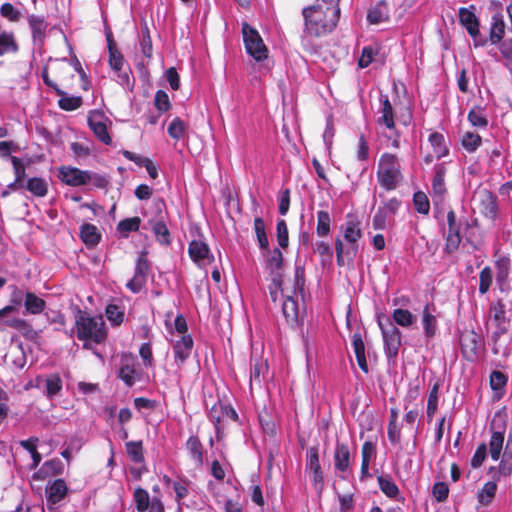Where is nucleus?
<instances>
[{"label": "nucleus", "instance_id": "nucleus-13", "mask_svg": "<svg viewBox=\"0 0 512 512\" xmlns=\"http://www.w3.org/2000/svg\"><path fill=\"white\" fill-rule=\"evenodd\" d=\"M106 121L108 118L99 110L92 111L88 116V125L96 138L105 145H110L112 138L108 132Z\"/></svg>", "mask_w": 512, "mask_h": 512}, {"label": "nucleus", "instance_id": "nucleus-40", "mask_svg": "<svg viewBox=\"0 0 512 512\" xmlns=\"http://www.w3.org/2000/svg\"><path fill=\"white\" fill-rule=\"evenodd\" d=\"M26 311L31 314H40L46 307V302L32 292H27L24 302Z\"/></svg>", "mask_w": 512, "mask_h": 512}, {"label": "nucleus", "instance_id": "nucleus-7", "mask_svg": "<svg viewBox=\"0 0 512 512\" xmlns=\"http://www.w3.org/2000/svg\"><path fill=\"white\" fill-rule=\"evenodd\" d=\"M242 35L247 54L257 62L268 58V48L264 44L259 32L247 22L242 24Z\"/></svg>", "mask_w": 512, "mask_h": 512}, {"label": "nucleus", "instance_id": "nucleus-52", "mask_svg": "<svg viewBox=\"0 0 512 512\" xmlns=\"http://www.w3.org/2000/svg\"><path fill=\"white\" fill-rule=\"evenodd\" d=\"M413 204L415 207V210L423 215H427L430 211V203L427 195L422 192L418 191L415 192L413 195Z\"/></svg>", "mask_w": 512, "mask_h": 512}, {"label": "nucleus", "instance_id": "nucleus-61", "mask_svg": "<svg viewBox=\"0 0 512 512\" xmlns=\"http://www.w3.org/2000/svg\"><path fill=\"white\" fill-rule=\"evenodd\" d=\"M167 132L173 139L179 140L185 132V123L179 118H174L168 126Z\"/></svg>", "mask_w": 512, "mask_h": 512}, {"label": "nucleus", "instance_id": "nucleus-45", "mask_svg": "<svg viewBox=\"0 0 512 512\" xmlns=\"http://www.w3.org/2000/svg\"><path fill=\"white\" fill-rule=\"evenodd\" d=\"M392 319L399 326L410 327L416 321V316L407 309L397 308L392 313Z\"/></svg>", "mask_w": 512, "mask_h": 512}, {"label": "nucleus", "instance_id": "nucleus-5", "mask_svg": "<svg viewBox=\"0 0 512 512\" xmlns=\"http://www.w3.org/2000/svg\"><path fill=\"white\" fill-rule=\"evenodd\" d=\"M376 176L378 184L385 191L396 190L404 178L399 157L392 153H383L378 161Z\"/></svg>", "mask_w": 512, "mask_h": 512}, {"label": "nucleus", "instance_id": "nucleus-16", "mask_svg": "<svg viewBox=\"0 0 512 512\" xmlns=\"http://www.w3.org/2000/svg\"><path fill=\"white\" fill-rule=\"evenodd\" d=\"M59 178L66 185L72 187L83 186L89 183V171L71 166L59 168Z\"/></svg>", "mask_w": 512, "mask_h": 512}, {"label": "nucleus", "instance_id": "nucleus-25", "mask_svg": "<svg viewBox=\"0 0 512 512\" xmlns=\"http://www.w3.org/2000/svg\"><path fill=\"white\" fill-rule=\"evenodd\" d=\"M334 468L336 471L346 473L350 467V449L347 443L337 442L334 450Z\"/></svg>", "mask_w": 512, "mask_h": 512}, {"label": "nucleus", "instance_id": "nucleus-33", "mask_svg": "<svg viewBox=\"0 0 512 512\" xmlns=\"http://www.w3.org/2000/svg\"><path fill=\"white\" fill-rule=\"evenodd\" d=\"M24 188L28 190L33 196L42 198L48 193V183L44 178L32 177L29 178L24 185Z\"/></svg>", "mask_w": 512, "mask_h": 512}, {"label": "nucleus", "instance_id": "nucleus-49", "mask_svg": "<svg viewBox=\"0 0 512 512\" xmlns=\"http://www.w3.org/2000/svg\"><path fill=\"white\" fill-rule=\"evenodd\" d=\"M153 233L157 241L162 245H170L171 237L169 229L163 221H157L153 225Z\"/></svg>", "mask_w": 512, "mask_h": 512}, {"label": "nucleus", "instance_id": "nucleus-24", "mask_svg": "<svg viewBox=\"0 0 512 512\" xmlns=\"http://www.w3.org/2000/svg\"><path fill=\"white\" fill-rule=\"evenodd\" d=\"M45 492L47 502L51 504H57L67 495L68 487L63 479L58 478L52 482H48Z\"/></svg>", "mask_w": 512, "mask_h": 512}, {"label": "nucleus", "instance_id": "nucleus-57", "mask_svg": "<svg viewBox=\"0 0 512 512\" xmlns=\"http://www.w3.org/2000/svg\"><path fill=\"white\" fill-rule=\"evenodd\" d=\"M490 473L495 481H499L501 476H510L512 474V462L503 459L498 467H491Z\"/></svg>", "mask_w": 512, "mask_h": 512}, {"label": "nucleus", "instance_id": "nucleus-22", "mask_svg": "<svg viewBox=\"0 0 512 512\" xmlns=\"http://www.w3.org/2000/svg\"><path fill=\"white\" fill-rule=\"evenodd\" d=\"M36 385L39 387L42 383L45 384L44 394L48 399H53L57 396L63 387V382L58 373H51L46 377L37 376Z\"/></svg>", "mask_w": 512, "mask_h": 512}, {"label": "nucleus", "instance_id": "nucleus-36", "mask_svg": "<svg viewBox=\"0 0 512 512\" xmlns=\"http://www.w3.org/2000/svg\"><path fill=\"white\" fill-rule=\"evenodd\" d=\"M377 482L380 490L390 499L398 497L400 491L396 483L392 480L390 475L377 476Z\"/></svg>", "mask_w": 512, "mask_h": 512}, {"label": "nucleus", "instance_id": "nucleus-60", "mask_svg": "<svg viewBox=\"0 0 512 512\" xmlns=\"http://www.w3.org/2000/svg\"><path fill=\"white\" fill-rule=\"evenodd\" d=\"M141 224V219L137 216L126 218L118 223L117 229L121 233H129L138 231Z\"/></svg>", "mask_w": 512, "mask_h": 512}, {"label": "nucleus", "instance_id": "nucleus-35", "mask_svg": "<svg viewBox=\"0 0 512 512\" xmlns=\"http://www.w3.org/2000/svg\"><path fill=\"white\" fill-rule=\"evenodd\" d=\"M505 24L501 14H495L492 17L489 40L492 44H498L504 37Z\"/></svg>", "mask_w": 512, "mask_h": 512}, {"label": "nucleus", "instance_id": "nucleus-42", "mask_svg": "<svg viewBox=\"0 0 512 512\" xmlns=\"http://www.w3.org/2000/svg\"><path fill=\"white\" fill-rule=\"evenodd\" d=\"M126 453L131 459V461L135 463H143L144 458V448L143 442L139 441H129L126 443Z\"/></svg>", "mask_w": 512, "mask_h": 512}, {"label": "nucleus", "instance_id": "nucleus-11", "mask_svg": "<svg viewBox=\"0 0 512 512\" xmlns=\"http://www.w3.org/2000/svg\"><path fill=\"white\" fill-rule=\"evenodd\" d=\"M265 258V268L269 272L271 281L275 285V287L282 286L283 282V254L279 248H274L273 250L269 249V252L264 251Z\"/></svg>", "mask_w": 512, "mask_h": 512}, {"label": "nucleus", "instance_id": "nucleus-34", "mask_svg": "<svg viewBox=\"0 0 512 512\" xmlns=\"http://www.w3.org/2000/svg\"><path fill=\"white\" fill-rule=\"evenodd\" d=\"M80 238L85 245L93 247L99 243L101 235L95 225L85 223L80 228Z\"/></svg>", "mask_w": 512, "mask_h": 512}, {"label": "nucleus", "instance_id": "nucleus-53", "mask_svg": "<svg viewBox=\"0 0 512 512\" xmlns=\"http://www.w3.org/2000/svg\"><path fill=\"white\" fill-rule=\"evenodd\" d=\"M5 324L10 328L19 331L23 336L27 338L30 337V335L34 332L32 326L25 319H11L7 320Z\"/></svg>", "mask_w": 512, "mask_h": 512}, {"label": "nucleus", "instance_id": "nucleus-8", "mask_svg": "<svg viewBox=\"0 0 512 512\" xmlns=\"http://www.w3.org/2000/svg\"><path fill=\"white\" fill-rule=\"evenodd\" d=\"M465 224L466 227H469L468 221H465L463 223L462 220H458L456 217V214L454 210H449L447 213V231L444 233L445 238V244L443 251L446 254H453L455 253L461 242H462V236H461V228Z\"/></svg>", "mask_w": 512, "mask_h": 512}, {"label": "nucleus", "instance_id": "nucleus-59", "mask_svg": "<svg viewBox=\"0 0 512 512\" xmlns=\"http://www.w3.org/2000/svg\"><path fill=\"white\" fill-rule=\"evenodd\" d=\"M390 220L391 216L383 209L378 207L372 219L373 228L375 230H384L387 227V224L389 223Z\"/></svg>", "mask_w": 512, "mask_h": 512}, {"label": "nucleus", "instance_id": "nucleus-44", "mask_svg": "<svg viewBox=\"0 0 512 512\" xmlns=\"http://www.w3.org/2000/svg\"><path fill=\"white\" fill-rule=\"evenodd\" d=\"M331 218L328 211L319 210L317 212L316 233L319 237H326L330 233Z\"/></svg>", "mask_w": 512, "mask_h": 512}, {"label": "nucleus", "instance_id": "nucleus-38", "mask_svg": "<svg viewBox=\"0 0 512 512\" xmlns=\"http://www.w3.org/2000/svg\"><path fill=\"white\" fill-rule=\"evenodd\" d=\"M254 232L259 248L265 252H269V240L266 234V226L263 218L256 217L254 219Z\"/></svg>", "mask_w": 512, "mask_h": 512}, {"label": "nucleus", "instance_id": "nucleus-50", "mask_svg": "<svg viewBox=\"0 0 512 512\" xmlns=\"http://www.w3.org/2000/svg\"><path fill=\"white\" fill-rule=\"evenodd\" d=\"M464 149L469 152H475L482 143V138L479 134L473 132H466L461 140Z\"/></svg>", "mask_w": 512, "mask_h": 512}, {"label": "nucleus", "instance_id": "nucleus-23", "mask_svg": "<svg viewBox=\"0 0 512 512\" xmlns=\"http://www.w3.org/2000/svg\"><path fill=\"white\" fill-rule=\"evenodd\" d=\"M428 141L432 147L433 153L425 156L424 160L426 163H432L434 158L440 159L448 154L449 150L446 146L443 134L433 132L429 135Z\"/></svg>", "mask_w": 512, "mask_h": 512}, {"label": "nucleus", "instance_id": "nucleus-29", "mask_svg": "<svg viewBox=\"0 0 512 512\" xmlns=\"http://www.w3.org/2000/svg\"><path fill=\"white\" fill-rule=\"evenodd\" d=\"M508 383V376L500 370H493L489 377V385L494 396L500 399L504 396L505 388Z\"/></svg>", "mask_w": 512, "mask_h": 512}, {"label": "nucleus", "instance_id": "nucleus-12", "mask_svg": "<svg viewBox=\"0 0 512 512\" xmlns=\"http://www.w3.org/2000/svg\"><path fill=\"white\" fill-rule=\"evenodd\" d=\"M480 214L494 220L498 214L497 197L491 191L483 189L478 191L473 198Z\"/></svg>", "mask_w": 512, "mask_h": 512}, {"label": "nucleus", "instance_id": "nucleus-37", "mask_svg": "<svg viewBox=\"0 0 512 512\" xmlns=\"http://www.w3.org/2000/svg\"><path fill=\"white\" fill-rule=\"evenodd\" d=\"M422 324L425 336L427 338H433L436 334L437 330V319L436 317L430 312L429 305H425L423 312H422Z\"/></svg>", "mask_w": 512, "mask_h": 512}, {"label": "nucleus", "instance_id": "nucleus-31", "mask_svg": "<svg viewBox=\"0 0 512 512\" xmlns=\"http://www.w3.org/2000/svg\"><path fill=\"white\" fill-rule=\"evenodd\" d=\"M282 312L289 325L295 326L298 323V304L292 296H285L282 304Z\"/></svg>", "mask_w": 512, "mask_h": 512}, {"label": "nucleus", "instance_id": "nucleus-4", "mask_svg": "<svg viewBox=\"0 0 512 512\" xmlns=\"http://www.w3.org/2000/svg\"><path fill=\"white\" fill-rule=\"evenodd\" d=\"M75 329L77 339L84 342V348L88 347L87 342L101 344L107 338L104 321L101 318L92 317L80 309L75 315Z\"/></svg>", "mask_w": 512, "mask_h": 512}, {"label": "nucleus", "instance_id": "nucleus-51", "mask_svg": "<svg viewBox=\"0 0 512 512\" xmlns=\"http://www.w3.org/2000/svg\"><path fill=\"white\" fill-rule=\"evenodd\" d=\"M305 267L301 264H296L294 272V292L304 297L305 294Z\"/></svg>", "mask_w": 512, "mask_h": 512}, {"label": "nucleus", "instance_id": "nucleus-30", "mask_svg": "<svg viewBox=\"0 0 512 512\" xmlns=\"http://www.w3.org/2000/svg\"><path fill=\"white\" fill-rule=\"evenodd\" d=\"M390 18L389 8L384 0L376 3V5L369 10L367 19L371 24H378L388 21Z\"/></svg>", "mask_w": 512, "mask_h": 512}, {"label": "nucleus", "instance_id": "nucleus-19", "mask_svg": "<svg viewBox=\"0 0 512 512\" xmlns=\"http://www.w3.org/2000/svg\"><path fill=\"white\" fill-rule=\"evenodd\" d=\"M188 253L193 262L197 264L201 263H212L214 261V256L211 254L210 249L202 240H192L189 243Z\"/></svg>", "mask_w": 512, "mask_h": 512}, {"label": "nucleus", "instance_id": "nucleus-54", "mask_svg": "<svg viewBox=\"0 0 512 512\" xmlns=\"http://www.w3.org/2000/svg\"><path fill=\"white\" fill-rule=\"evenodd\" d=\"M276 237L279 246L283 249L289 245V232L287 223L284 219H280L276 224Z\"/></svg>", "mask_w": 512, "mask_h": 512}, {"label": "nucleus", "instance_id": "nucleus-27", "mask_svg": "<svg viewBox=\"0 0 512 512\" xmlns=\"http://www.w3.org/2000/svg\"><path fill=\"white\" fill-rule=\"evenodd\" d=\"M352 347L356 357L359 368L364 372L368 373V363L365 354V344L362 339L360 332H355L352 336Z\"/></svg>", "mask_w": 512, "mask_h": 512}, {"label": "nucleus", "instance_id": "nucleus-41", "mask_svg": "<svg viewBox=\"0 0 512 512\" xmlns=\"http://www.w3.org/2000/svg\"><path fill=\"white\" fill-rule=\"evenodd\" d=\"M224 406L225 404L219 400L212 405L208 413V418L215 426L218 439H220L221 419L224 417Z\"/></svg>", "mask_w": 512, "mask_h": 512}, {"label": "nucleus", "instance_id": "nucleus-15", "mask_svg": "<svg viewBox=\"0 0 512 512\" xmlns=\"http://www.w3.org/2000/svg\"><path fill=\"white\" fill-rule=\"evenodd\" d=\"M475 5L469 7H461L458 10L460 24L466 29L469 36L473 39L480 36V22L475 15Z\"/></svg>", "mask_w": 512, "mask_h": 512}, {"label": "nucleus", "instance_id": "nucleus-39", "mask_svg": "<svg viewBox=\"0 0 512 512\" xmlns=\"http://www.w3.org/2000/svg\"><path fill=\"white\" fill-rule=\"evenodd\" d=\"M497 492L496 481L486 482L483 487L478 491V502L483 506H488L492 503Z\"/></svg>", "mask_w": 512, "mask_h": 512}, {"label": "nucleus", "instance_id": "nucleus-28", "mask_svg": "<svg viewBox=\"0 0 512 512\" xmlns=\"http://www.w3.org/2000/svg\"><path fill=\"white\" fill-rule=\"evenodd\" d=\"M185 446L194 464L197 467L202 466L204 462L205 450L200 439L197 436L192 435L187 439Z\"/></svg>", "mask_w": 512, "mask_h": 512}, {"label": "nucleus", "instance_id": "nucleus-58", "mask_svg": "<svg viewBox=\"0 0 512 512\" xmlns=\"http://www.w3.org/2000/svg\"><path fill=\"white\" fill-rule=\"evenodd\" d=\"M154 105L159 111V114L167 112L171 108L169 96L164 90L156 91L154 97Z\"/></svg>", "mask_w": 512, "mask_h": 512}, {"label": "nucleus", "instance_id": "nucleus-2", "mask_svg": "<svg viewBox=\"0 0 512 512\" xmlns=\"http://www.w3.org/2000/svg\"><path fill=\"white\" fill-rule=\"evenodd\" d=\"M361 222L355 218L348 219L342 226L343 237L347 242L345 247L341 238L335 239L336 262L339 267L353 265L359 251V239L362 238Z\"/></svg>", "mask_w": 512, "mask_h": 512}, {"label": "nucleus", "instance_id": "nucleus-9", "mask_svg": "<svg viewBox=\"0 0 512 512\" xmlns=\"http://www.w3.org/2000/svg\"><path fill=\"white\" fill-rule=\"evenodd\" d=\"M459 343L462 356L469 362L475 361L482 345V337L472 329H464L460 333Z\"/></svg>", "mask_w": 512, "mask_h": 512}, {"label": "nucleus", "instance_id": "nucleus-1", "mask_svg": "<svg viewBox=\"0 0 512 512\" xmlns=\"http://www.w3.org/2000/svg\"><path fill=\"white\" fill-rule=\"evenodd\" d=\"M304 32L311 37H323L331 33L340 18L339 6L313 5L303 8Z\"/></svg>", "mask_w": 512, "mask_h": 512}, {"label": "nucleus", "instance_id": "nucleus-46", "mask_svg": "<svg viewBox=\"0 0 512 512\" xmlns=\"http://www.w3.org/2000/svg\"><path fill=\"white\" fill-rule=\"evenodd\" d=\"M105 315L113 326H120L124 321V310L117 304H108Z\"/></svg>", "mask_w": 512, "mask_h": 512}, {"label": "nucleus", "instance_id": "nucleus-6", "mask_svg": "<svg viewBox=\"0 0 512 512\" xmlns=\"http://www.w3.org/2000/svg\"><path fill=\"white\" fill-rule=\"evenodd\" d=\"M378 326L382 333L385 354L389 359H394L402 344L401 331L394 325L389 317H378Z\"/></svg>", "mask_w": 512, "mask_h": 512}, {"label": "nucleus", "instance_id": "nucleus-14", "mask_svg": "<svg viewBox=\"0 0 512 512\" xmlns=\"http://www.w3.org/2000/svg\"><path fill=\"white\" fill-rule=\"evenodd\" d=\"M489 315L496 326V330L493 333L494 336L498 338L506 334L510 327V320L506 317L505 304L501 299L491 303Z\"/></svg>", "mask_w": 512, "mask_h": 512}, {"label": "nucleus", "instance_id": "nucleus-21", "mask_svg": "<svg viewBox=\"0 0 512 512\" xmlns=\"http://www.w3.org/2000/svg\"><path fill=\"white\" fill-rule=\"evenodd\" d=\"M250 387L253 385L261 387L262 381L266 378L269 372L267 360L261 357H251L250 360Z\"/></svg>", "mask_w": 512, "mask_h": 512}, {"label": "nucleus", "instance_id": "nucleus-56", "mask_svg": "<svg viewBox=\"0 0 512 512\" xmlns=\"http://www.w3.org/2000/svg\"><path fill=\"white\" fill-rule=\"evenodd\" d=\"M133 497L137 511L144 512L149 508V493L145 489L137 488L134 491Z\"/></svg>", "mask_w": 512, "mask_h": 512}, {"label": "nucleus", "instance_id": "nucleus-55", "mask_svg": "<svg viewBox=\"0 0 512 512\" xmlns=\"http://www.w3.org/2000/svg\"><path fill=\"white\" fill-rule=\"evenodd\" d=\"M468 121L474 127L485 128L488 125V120L479 107L473 108L469 111L467 116Z\"/></svg>", "mask_w": 512, "mask_h": 512}, {"label": "nucleus", "instance_id": "nucleus-20", "mask_svg": "<svg viewBox=\"0 0 512 512\" xmlns=\"http://www.w3.org/2000/svg\"><path fill=\"white\" fill-rule=\"evenodd\" d=\"M29 28L31 29L33 43L43 46L46 38L48 24L44 17L31 14L27 18Z\"/></svg>", "mask_w": 512, "mask_h": 512}, {"label": "nucleus", "instance_id": "nucleus-48", "mask_svg": "<svg viewBox=\"0 0 512 512\" xmlns=\"http://www.w3.org/2000/svg\"><path fill=\"white\" fill-rule=\"evenodd\" d=\"M135 373L136 370L133 364L128 363L126 360L123 361L121 367L118 372V377L129 387L133 386L135 383Z\"/></svg>", "mask_w": 512, "mask_h": 512}, {"label": "nucleus", "instance_id": "nucleus-63", "mask_svg": "<svg viewBox=\"0 0 512 512\" xmlns=\"http://www.w3.org/2000/svg\"><path fill=\"white\" fill-rule=\"evenodd\" d=\"M0 15L11 22H17L21 18L20 11L15 9V7L9 2L3 3L1 5Z\"/></svg>", "mask_w": 512, "mask_h": 512}, {"label": "nucleus", "instance_id": "nucleus-32", "mask_svg": "<svg viewBox=\"0 0 512 512\" xmlns=\"http://www.w3.org/2000/svg\"><path fill=\"white\" fill-rule=\"evenodd\" d=\"M380 101L382 104V108L380 111L381 117L379 118V123L385 125V127L388 129H393L395 127V122L392 104L388 96L381 95Z\"/></svg>", "mask_w": 512, "mask_h": 512}, {"label": "nucleus", "instance_id": "nucleus-64", "mask_svg": "<svg viewBox=\"0 0 512 512\" xmlns=\"http://www.w3.org/2000/svg\"><path fill=\"white\" fill-rule=\"evenodd\" d=\"M433 497L437 502H444L449 495V487L445 482H436L432 488Z\"/></svg>", "mask_w": 512, "mask_h": 512}, {"label": "nucleus", "instance_id": "nucleus-3", "mask_svg": "<svg viewBox=\"0 0 512 512\" xmlns=\"http://www.w3.org/2000/svg\"><path fill=\"white\" fill-rule=\"evenodd\" d=\"M41 76L46 86L53 89L55 93L60 97L58 100V106L63 111H75L79 109L83 104V98L81 96H69L64 90H62L57 83L60 82L66 88H70V80H73L74 74L66 67H59L55 74V79H52L49 75L48 68L44 67Z\"/></svg>", "mask_w": 512, "mask_h": 512}, {"label": "nucleus", "instance_id": "nucleus-62", "mask_svg": "<svg viewBox=\"0 0 512 512\" xmlns=\"http://www.w3.org/2000/svg\"><path fill=\"white\" fill-rule=\"evenodd\" d=\"M492 283V270L490 267H484L479 274V292L485 294L488 292Z\"/></svg>", "mask_w": 512, "mask_h": 512}, {"label": "nucleus", "instance_id": "nucleus-17", "mask_svg": "<svg viewBox=\"0 0 512 512\" xmlns=\"http://www.w3.org/2000/svg\"><path fill=\"white\" fill-rule=\"evenodd\" d=\"M194 342L191 335H182V337L173 344L174 360L178 368H182L191 356Z\"/></svg>", "mask_w": 512, "mask_h": 512}, {"label": "nucleus", "instance_id": "nucleus-43", "mask_svg": "<svg viewBox=\"0 0 512 512\" xmlns=\"http://www.w3.org/2000/svg\"><path fill=\"white\" fill-rule=\"evenodd\" d=\"M504 443V432L495 431L492 433L490 442H489V450L491 458L494 461H497L500 458V454L503 448Z\"/></svg>", "mask_w": 512, "mask_h": 512}, {"label": "nucleus", "instance_id": "nucleus-18", "mask_svg": "<svg viewBox=\"0 0 512 512\" xmlns=\"http://www.w3.org/2000/svg\"><path fill=\"white\" fill-rule=\"evenodd\" d=\"M108 53H109V59H108L109 66L113 71H115L117 73L119 83L126 87L133 86V83L131 84V82H130V76H129L130 69H128V71L123 70V65H124L125 60H124V56L120 52V50L119 49L113 50V51H109Z\"/></svg>", "mask_w": 512, "mask_h": 512}, {"label": "nucleus", "instance_id": "nucleus-47", "mask_svg": "<svg viewBox=\"0 0 512 512\" xmlns=\"http://www.w3.org/2000/svg\"><path fill=\"white\" fill-rule=\"evenodd\" d=\"M305 469L307 472H317L318 470H322L319 461V448L317 445L307 449Z\"/></svg>", "mask_w": 512, "mask_h": 512}, {"label": "nucleus", "instance_id": "nucleus-10", "mask_svg": "<svg viewBox=\"0 0 512 512\" xmlns=\"http://www.w3.org/2000/svg\"><path fill=\"white\" fill-rule=\"evenodd\" d=\"M151 267L147 259V253L142 252L137 258L135 271L132 279L128 281L126 287L132 293H139L147 282V277L150 273Z\"/></svg>", "mask_w": 512, "mask_h": 512}, {"label": "nucleus", "instance_id": "nucleus-26", "mask_svg": "<svg viewBox=\"0 0 512 512\" xmlns=\"http://www.w3.org/2000/svg\"><path fill=\"white\" fill-rule=\"evenodd\" d=\"M446 168L444 164H438L434 168V176L432 180V192L433 199L437 198L438 201L443 200V196L446 194V184H445V176H446Z\"/></svg>", "mask_w": 512, "mask_h": 512}]
</instances>
